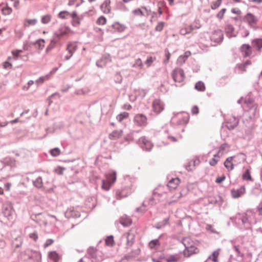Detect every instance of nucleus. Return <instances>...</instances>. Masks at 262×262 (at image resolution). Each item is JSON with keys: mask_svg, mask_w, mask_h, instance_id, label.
Listing matches in <instances>:
<instances>
[{"mask_svg": "<svg viewBox=\"0 0 262 262\" xmlns=\"http://www.w3.org/2000/svg\"><path fill=\"white\" fill-rule=\"evenodd\" d=\"M107 182L104 180L102 181V188L106 191L110 190L111 185L116 180V172L113 171L112 173H110L106 176Z\"/></svg>", "mask_w": 262, "mask_h": 262, "instance_id": "nucleus-1", "label": "nucleus"}, {"mask_svg": "<svg viewBox=\"0 0 262 262\" xmlns=\"http://www.w3.org/2000/svg\"><path fill=\"white\" fill-rule=\"evenodd\" d=\"M132 184L124 185L121 189H117L116 192L117 199L120 200L123 198L126 197L132 192Z\"/></svg>", "mask_w": 262, "mask_h": 262, "instance_id": "nucleus-2", "label": "nucleus"}, {"mask_svg": "<svg viewBox=\"0 0 262 262\" xmlns=\"http://www.w3.org/2000/svg\"><path fill=\"white\" fill-rule=\"evenodd\" d=\"M171 76L175 82L180 83L184 79V72L181 68H176L173 70Z\"/></svg>", "mask_w": 262, "mask_h": 262, "instance_id": "nucleus-3", "label": "nucleus"}, {"mask_svg": "<svg viewBox=\"0 0 262 262\" xmlns=\"http://www.w3.org/2000/svg\"><path fill=\"white\" fill-rule=\"evenodd\" d=\"M13 212V206L10 203H5L3 205L2 213L5 217L10 220Z\"/></svg>", "mask_w": 262, "mask_h": 262, "instance_id": "nucleus-4", "label": "nucleus"}, {"mask_svg": "<svg viewBox=\"0 0 262 262\" xmlns=\"http://www.w3.org/2000/svg\"><path fill=\"white\" fill-rule=\"evenodd\" d=\"M134 122L138 126H144L147 124V118L142 114H138L135 116Z\"/></svg>", "mask_w": 262, "mask_h": 262, "instance_id": "nucleus-5", "label": "nucleus"}, {"mask_svg": "<svg viewBox=\"0 0 262 262\" xmlns=\"http://www.w3.org/2000/svg\"><path fill=\"white\" fill-rule=\"evenodd\" d=\"M138 143L143 150L145 151H150L152 147V143L145 137L140 138L138 140Z\"/></svg>", "mask_w": 262, "mask_h": 262, "instance_id": "nucleus-6", "label": "nucleus"}, {"mask_svg": "<svg viewBox=\"0 0 262 262\" xmlns=\"http://www.w3.org/2000/svg\"><path fill=\"white\" fill-rule=\"evenodd\" d=\"M223 39L224 34L222 31L221 30L214 31L210 36L211 40L216 43H221L223 41Z\"/></svg>", "mask_w": 262, "mask_h": 262, "instance_id": "nucleus-7", "label": "nucleus"}, {"mask_svg": "<svg viewBox=\"0 0 262 262\" xmlns=\"http://www.w3.org/2000/svg\"><path fill=\"white\" fill-rule=\"evenodd\" d=\"M111 61V55L106 53L102 55V57L96 62V66L99 68H103L107 63Z\"/></svg>", "mask_w": 262, "mask_h": 262, "instance_id": "nucleus-8", "label": "nucleus"}, {"mask_svg": "<svg viewBox=\"0 0 262 262\" xmlns=\"http://www.w3.org/2000/svg\"><path fill=\"white\" fill-rule=\"evenodd\" d=\"M125 27L124 25L120 24L118 21H116L109 28L106 29L107 32H111L112 33L114 31H117L118 32H122L124 31Z\"/></svg>", "mask_w": 262, "mask_h": 262, "instance_id": "nucleus-9", "label": "nucleus"}, {"mask_svg": "<svg viewBox=\"0 0 262 262\" xmlns=\"http://www.w3.org/2000/svg\"><path fill=\"white\" fill-rule=\"evenodd\" d=\"M153 111L157 113H160L164 110L162 102L159 99H155L152 104Z\"/></svg>", "mask_w": 262, "mask_h": 262, "instance_id": "nucleus-10", "label": "nucleus"}, {"mask_svg": "<svg viewBox=\"0 0 262 262\" xmlns=\"http://www.w3.org/2000/svg\"><path fill=\"white\" fill-rule=\"evenodd\" d=\"M246 192L245 187L244 186H241L238 189H232L231 190V193L232 198H238L244 194Z\"/></svg>", "mask_w": 262, "mask_h": 262, "instance_id": "nucleus-11", "label": "nucleus"}, {"mask_svg": "<svg viewBox=\"0 0 262 262\" xmlns=\"http://www.w3.org/2000/svg\"><path fill=\"white\" fill-rule=\"evenodd\" d=\"M238 119L234 117L226 122V126L229 130H232L238 125Z\"/></svg>", "mask_w": 262, "mask_h": 262, "instance_id": "nucleus-12", "label": "nucleus"}, {"mask_svg": "<svg viewBox=\"0 0 262 262\" xmlns=\"http://www.w3.org/2000/svg\"><path fill=\"white\" fill-rule=\"evenodd\" d=\"M198 252L199 249L198 248L190 244L188 246V248L184 251V255L186 257H189L193 254L197 253Z\"/></svg>", "mask_w": 262, "mask_h": 262, "instance_id": "nucleus-13", "label": "nucleus"}, {"mask_svg": "<svg viewBox=\"0 0 262 262\" xmlns=\"http://www.w3.org/2000/svg\"><path fill=\"white\" fill-rule=\"evenodd\" d=\"M241 51L245 57L249 56L252 53L251 47L249 44H243L241 47Z\"/></svg>", "mask_w": 262, "mask_h": 262, "instance_id": "nucleus-14", "label": "nucleus"}, {"mask_svg": "<svg viewBox=\"0 0 262 262\" xmlns=\"http://www.w3.org/2000/svg\"><path fill=\"white\" fill-rule=\"evenodd\" d=\"M180 183V180L178 178H172L169 181L167 186L170 190L175 189Z\"/></svg>", "mask_w": 262, "mask_h": 262, "instance_id": "nucleus-15", "label": "nucleus"}, {"mask_svg": "<svg viewBox=\"0 0 262 262\" xmlns=\"http://www.w3.org/2000/svg\"><path fill=\"white\" fill-rule=\"evenodd\" d=\"M120 223L124 227H128L132 223V219L124 214L120 218Z\"/></svg>", "mask_w": 262, "mask_h": 262, "instance_id": "nucleus-16", "label": "nucleus"}, {"mask_svg": "<svg viewBox=\"0 0 262 262\" xmlns=\"http://www.w3.org/2000/svg\"><path fill=\"white\" fill-rule=\"evenodd\" d=\"M65 216L67 218L70 217H78L80 216V214L78 212H76L73 207L68 208L65 212Z\"/></svg>", "mask_w": 262, "mask_h": 262, "instance_id": "nucleus-17", "label": "nucleus"}, {"mask_svg": "<svg viewBox=\"0 0 262 262\" xmlns=\"http://www.w3.org/2000/svg\"><path fill=\"white\" fill-rule=\"evenodd\" d=\"M234 157L233 156H231L227 158L224 163V166L229 171H231L234 169V165L232 163Z\"/></svg>", "mask_w": 262, "mask_h": 262, "instance_id": "nucleus-18", "label": "nucleus"}, {"mask_svg": "<svg viewBox=\"0 0 262 262\" xmlns=\"http://www.w3.org/2000/svg\"><path fill=\"white\" fill-rule=\"evenodd\" d=\"M244 19L248 23L249 25L256 24L258 20L254 14L250 12L248 13L245 16Z\"/></svg>", "mask_w": 262, "mask_h": 262, "instance_id": "nucleus-19", "label": "nucleus"}, {"mask_svg": "<svg viewBox=\"0 0 262 262\" xmlns=\"http://www.w3.org/2000/svg\"><path fill=\"white\" fill-rule=\"evenodd\" d=\"M223 202V199L221 196H210L208 198V202L209 204L214 205L216 204H221Z\"/></svg>", "mask_w": 262, "mask_h": 262, "instance_id": "nucleus-20", "label": "nucleus"}, {"mask_svg": "<svg viewBox=\"0 0 262 262\" xmlns=\"http://www.w3.org/2000/svg\"><path fill=\"white\" fill-rule=\"evenodd\" d=\"M252 46L256 50L259 51L262 48V38H255L252 41Z\"/></svg>", "mask_w": 262, "mask_h": 262, "instance_id": "nucleus-21", "label": "nucleus"}, {"mask_svg": "<svg viewBox=\"0 0 262 262\" xmlns=\"http://www.w3.org/2000/svg\"><path fill=\"white\" fill-rule=\"evenodd\" d=\"M160 195V193H158L155 190H154L152 196L149 199V203L151 205L157 204L160 201L159 197Z\"/></svg>", "mask_w": 262, "mask_h": 262, "instance_id": "nucleus-22", "label": "nucleus"}, {"mask_svg": "<svg viewBox=\"0 0 262 262\" xmlns=\"http://www.w3.org/2000/svg\"><path fill=\"white\" fill-rule=\"evenodd\" d=\"M23 243V238L21 236H18L15 238L12 241V245L15 248H19Z\"/></svg>", "mask_w": 262, "mask_h": 262, "instance_id": "nucleus-23", "label": "nucleus"}, {"mask_svg": "<svg viewBox=\"0 0 262 262\" xmlns=\"http://www.w3.org/2000/svg\"><path fill=\"white\" fill-rule=\"evenodd\" d=\"M169 217H166L163 221L156 224L153 227L157 229H160L169 224Z\"/></svg>", "mask_w": 262, "mask_h": 262, "instance_id": "nucleus-24", "label": "nucleus"}, {"mask_svg": "<svg viewBox=\"0 0 262 262\" xmlns=\"http://www.w3.org/2000/svg\"><path fill=\"white\" fill-rule=\"evenodd\" d=\"M48 257L54 262H58L60 259V256L55 251L49 252L48 254Z\"/></svg>", "mask_w": 262, "mask_h": 262, "instance_id": "nucleus-25", "label": "nucleus"}, {"mask_svg": "<svg viewBox=\"0 0 262 262\" xmlns=\"http://www.w3.org/2000/svg\"><path fill=\"white\" fill-rule=\"evenodd\" d=\"M220 251V249L214 251L212 254L208 257L207 260H211L213 262H217L218 261Z\"/></svg>", "mask_w": 262, "mask_h": 262, "instance_id": "nucleus-26", "label": "nucleus"}, {"mask_svg": "<svg viewBox=\"0 0 262 262\" xmlns=\"http://www.w3.org/2000/svg\"><path fill=\"white\" fill-rule=\"evenodd\" d=\"M122 130H114L112 133H111L109 135L110 139L111 140H116L120 138L122 135Z\"/></svg>", "mask_w": 262, "mask_h": 262, "instance_id": "nucleus-27", "label": "nucleus"}, {"mask_svg": "<svg viewBox=\"0 0 262 262\" xmlns=\"http://www.w3.org/2000/svg\"><path fill=\"white\" fill-rule=\"evenodd\" d=\"M140 249L138 248L137 249L132 251L130 252H129L127 254L125 255L124 256V258L125 259H128L130 258L135 257L140 254Z\"/></svg>", "mask_w": 262, "mask_h": 262, "instance_id": "nucleus-28", "label": "nucleus"}, {"mask_svg": "<svg viewBox=\"0 0 262 262\" xmlns=\"http://www.w3.org/2000/svg\"><path fill=\"white\" fill-rule=\"evenodd\" d=\"M77 46L73 42H69L67 45L66 50L69 54H73L74 52L77 50Z\"/></svg>", "mask_w": 262, "mask_h": 262, "instance_id": "nucleus-29", "label": "nucleus"}, {"mask_svg": "<svg viewBox=\"0 0 262 262\" xmlns=\"http://www.w3.org/2000/svg\"><path fill=\"white\" fill-rule=\"evenodd\" d=\"M189 115L186 114L185 116L180 117L177 121V123L179 125H185L189 121Z\"/></svg>", "mask_w": 262, "mask_h": 262, "instance_id": "nucleus-30", "label": "nucleus"}, {"mask_svg": "<svg viewBox=\"0 0 262 262\" xmlns=\"http://www.w3.org/2000/svg\"><path fill=\"white\" fill-rule=\"evenodd\" d=\"M111 3V1L110 0H105L103 4L101 5V8L102 9L103 8H105V9L103 10V12L105 13H108L111 11V9L110 8V4Z\"/></svg>", "mask_w": 262, "mask_h": 262, "instance_id": "nucleus-31", "label": "nucleus"}, {"mask_svg": "<svg viewBox=\"0 0 262 262\" xmlns=\"http://www.w3.org/2000/svg\"><path fill=\"white\" fill-rule=\"evenodd\" d=\"M33 185L38 189L41 188L43 186L42 179L41 177H38L35 181H33Z\"/></svg>", "mask_w": 262, "mask_h": 262, "instance_id": "nucleus-32", "label": "nucleus"}, {"mask_svg": "<svg viewBox=\"0 0 262 262\" xmlns=\"http://www.w3.org/2000/svg\"><path fill=\"white\" fill-rule=\"evenodd\" d=\"M45 40L44 39H38L34 42H31L32 45H35L39 50H42L45 47L44 43Z\"/></svg>", "mask_w": 262, "mask_h": 262, "instance_id": "nucleus-33", "label": "nucleus"}, {"mask_svg": "<svg viewBox=\"0 0 262 262\" xmlns=\"http://www.w3.org/2000/svg\"><path fill=\"white\" fill-rule=\"evenodd\" d=\"M194 88L197 91L200 92H204L205 90V84L201 81L197 82L195 84Z\"/></svg>", "mask_w": 262, "mask_h": 262, "instance_id": "nucleus-34", "label": "nucleus"}, {"mask_svg": "<svg viewBox=\"0 0 262 262\" xmlns=\"http://www.w3.org/2000/svg\"><path fill=\"white\" fill-rule=\"evenodd\" d=\"M105 243L106 246L113 247L115 244L114 236L112 235L107 236L105 240Z\"/></svg>", "mask_w": 262, "mask_h": 262, "instance_id": "nucleus-35", "label": "nucleus"}, {"mask_svg": "<svg viewBox=\"0 0 262 262\" xmlns=\"http://www.w3.org/2000/svg\"><path fill=\"white\" fill-rule=\"evenodd\" d=\"M242 179L244 180L252 181V178L251 176L250 171L249 169H246L242 175Z\"/></svg>", "mask_w": 262, "mask_h": 262, "instance_id": "nucleus-36", "label": "nucleus"}, {"mask_svg": "<svg viewBox=\"0 0 262 262\" xmlns=\"http://www.w3.org/2000/svg\"><path fill=\"white\" fill-rule=\"evenodd\" d=\"M1 11L3 15H10L12 13V9L11 7L8 6V5H7V6L6 7L2 8L1 9Z\"/></svg>", "mask_w": 262, "mask_h": 262, "instance_id": "nucleus-37", "label": "nucleus"}, {"mask_svg": "<svg viewBox=\"0 0 262 262\" xmlns=\"http://www.w3.org/2000/svg\"><path fill=\"white\" fill-rule=\"evenodd\" d=\"M129 114L127 112H124L118 115L116 117L117 120L121 122L124 119L127 118L128 117Z\"/></svg>", "mask_w": 262, "mask_h": 262, "instance_id": "nucleus-38", "label": "nucleus"}, {"mask_svg": "<svg viewBox=\"0 0 262 262\" xmlns=\"http://www.w3.org/2000/svg\"><path fill=\"white\" fill-rule=\"evenodd\" d=\"M50 154L52 157H57L60 154V150L58 147H55L51 149L49 151Z\"/></svg>", "mask_w": 262, "mask_h": 262, "instance_id": "nucleus-39", "label": "nucleus"}, {"mask_svg": "<svg viewBox=\"0 0 262 262\" xmlns=\"http://www.w3.org/2000/svg\"><path fill=\"white\" fill-rule=\"evenodd\" d=\"M160 243L159 239H153L149 242V246L151 249L155 248L157 246H160Z\"/></svg>", "mask_w": 262, "mask_h": 262, "instance_id": "nucleus-40", "label": "nucleus"}, {"mask_svg": "<svg viewBox=\"0 0 262 262\" xmlns=\"http://www.w3.org/2000/svg\"><path fill=\"white\" fill-rule=\"evenodd\" d=\"M83 0H70L68 3V5L71 6L76 4V6L78 7L83 3Z\"/></svg>", "mask_w": 262, "mask_h": 262, "instance_id": "nucleus-41", "label": "nucleus"}, {"mask_svg": "<svg viewBox=\"0 0 262 262\" xmlns=\"http://www.w3.org/2000/svg\"><path fill=\"white\" fill-rule=\"evenodd\" d=\"M181 243L183 244L184 246L185 249L188 248V246L190 245L191 243V239L187 237H183L181 241Z\"/></svg>", "mask_w": 262, "mask_h": 262, "instance_id": "nucleus-42", "label": "nucleus"}, {"mask_svg": "<svg viewBox=\"0 0 262 262\" xmlns=\"http://www.w3.org/2000/svg\"><path fill=\"white\" fill-rule=\"evenodd\" d=\"M50 78V74H47L45 76H41L36 80V83L38 84H42L45 80H48Z\"/></svg>", "mask_w": 262, "mask_h": 262, "instance_id": "nucleus-43", "label": "nucleus"}, {"mask_svg": "<svg viewBox=\"0 0 262 262\" xmlns=\"http://www.w3.org/2000/svg\"><path fill=\"white\" fill-rule=\"evenodd\" d=\"M225 30L226 34L229 35L233 33L234 30V28L232 25L228 24L225 27Z\"/></svg>", "mask_w": 262, "mask_h": 262, "instance_id": "nucleus-44", "label": "nucleus"}, {"mask_svg": "<svg viewBox=\"0 0 262 262\" xmlns=\"http://www.w3.org/2000/svg\"><path fill=\"white\" fill-rule=\"evenodd\" d=\"M222 0H216V1L212 2L211 5V8L213 10L217 9L221 4Z\"/></svg>", "mask_w": 262, "mask_h": 262, "instance_id": "nucleus-45", "label": "nucleus"}, {"mask_svg": "<svg viewBox=\"0 0 262 262\" xmlns=\"http://www.w3.org/2000/svg\"><path fill=\"white\" fill-rule=\"evenodd\" d=\"M238 219L239 220H241L242 223L243 225H245L246 224H248L250 225V222L248 220V219L247 217V214L246 213H244L242 215V216L241 217H239Z\"/></svg>", "mask_w": 262, "mask_h": 262, "instance_id": "nucleus-46", "label": "nucleus"}, {"mask_svg": "<svg viewBox=\"0 0 262 262\" xmlns=\"http://www.w3.org/2000/svg\"><path fill=\"white\" fill-rule=\"evenodd\" d=\"M68 15H70V13L66 10L60 11L58 14V17L61 19L67 18V16Z\"/></svg>", "mask_w": 262, "mask_h": 262, "instance_id": "nucleus-47", "label": "nucleus"}, {"mask_svg": "<svg viewBox=\"0 0 262 262\" xmlns=\"http://www.w3.org/2000/svg\"><path fill=\"white\" fill-rule=\"evenodd\" d=\"M51 17V15L49 14L43 16L41 18V21L43 24H47L50 21Z\"/></svg>", "mask_w": 262, "mask_h": 262, "instance_id": "nucleus-48", "label": "nucleus"}, {"mask_svg": "<svg viewBox=\"0 0 262 262\" xmlns=\"http://www.w3.org/2000/svg\"><path fill=\"white\" fill-rule=\"evenodd\" d=\"M160 7V8H163L164 11H167V7L166 6V3L164 1H160L158 2V8Z\"/></svg>", "mask_w": 262, "mask_h": 262, "instance_id": "nucleus-49", "label": "nucleus"}, {"mask_svg": "<svg viewBox=\"0 0 262 262\" xmlns=\"http://www.w3.org/2000/svg\"><path fill=\"white\" fill-rule=\"evenodd\" d=\"M106 22V18L103 16H100L97 20L96 23L99 25H103Z\"/></svg>", "mask_w": 262, "mask_h": 262, "instance_id": "nucleus-50", "label": "nucleus"}, {"mask_svg": "<svg viewBox=\"0 0 262 262\" xmlns=\"http://www.w3.org/2000/svg\"><path fill=\"white\" fill-rule=\"evenodd\" d=\"M114 80L116 83H121L122 80V77L120 73L117 72L114 76Z\"/></svg>", "mask_w": 262, "mask_h": 262, "instance_id": "nucleus-51", "label": "nucleus"}, {"mask_svg": "<svg viewBox=\"0 0 262 262\" xmlns=\"http://www.w3.org/2000/svg\"><path fill=\"white\" fill-rule=\"evenodd\" d=\"M254 99L251 98H248L245 100V103L247 104L248 106L250 108L251 106H253L256 105L255 104H254Z\"/></svg>", "mask_w": 262, "mask_h": 262, "instance_id": "nucleus-52", "label": "nucleus"}, {"mask_svg": "<svg viewBox=\"0 0 262 262\" xmlns=\"http://www.w3.org/2000/svg\"><path fill=\"white\" fill-rule=\"evenodd\" d=\"M179 259L177 258L176 255H170L169 257L166 258V262H177Z\"/></svg>", "mask_w": 262, "mask_h": 262, "instance_id": "nucleus-53", "label": "nucleus"}, {"mask_svg": "<svg viewBox=\"0 0 262 262\" xmlns=\"http://www.w3.org/2000/svg\"><path fill=\"white\" fill-rule=\"evenodd\" d=\"M165 23L163 21H160L158 23L157 26L155 28V30L157 31L161 32L162 31L163 27L164 26Z\"/></svg>", "mask_w": 262, "mask_h": 262, "instance_id": "nucleus-54", "label": "nucleus"}, {"mask_svg": "<svg viewBox=\"0 0 262 262\" xmlns=\"http://www.w3.org/2000/svg\"><path fill=\"white\" fill-rule=\"evenodd\" d=\"M133 67L141 69L142 67V62L141 61V60L140 58L137 59L136 60L135 63L133 64Z\"/></svg>", "mask_w": 262, "mask_h": 262, "instance_id": "nucleus-55", "label": "nucleus"}, {"mask_svg": "<svg viewBox=\"0 0 262 262\" xmlns=\"http://www.w3.org/2000/svg\"><path fill=\"white\" fill-rule=\"evenodd\" d=\"M80 24V20L79 17H76L72 18V24L74 27H77Z\"/></svg>", "mask_w": 262, "mask_h": 262, "instance_id": "nucleus-56", "label": "nucleus"}, {"mask_svg": "<svg viewBox=\"0 0 262 262\" xmlns=\"http://www.w3.org/2000/svg\"><path fill=\"white\" fill-rule=\"evenodd\" d=\"M226 11V8L222 9L221 11L216 14V17L219 19H222Z\"/></svg>", "mask_w": 262, "mask_h": 262, "instance_id": "nucleus-57", "label": "nucleus"}, {"mask_svg": "<svg viewBox=\"0 0 262 262\" xmlns=\"http://www.w3.org/2000/svg\"><path fill=\"white\" fill-rule=\"evenodd\" d=\"M233 249H234V251L236 252V255L237 256L242 257L243 256V254L241 252V251L239 249V246H234Z\"/></svg>", "mask_w": 262, "mask_h": 262, "instance_id": "nucleus-58", "label": "nucleus"}, {"mask_svg": "<svg viewBox=\"0 0 262 262\" xmlns=\"http://www.w3.org/2000/svg\"><path fill=\"white\" fill-rule=\"evenodd\" d=\"M135 241L134 236L131 237L130 239L129 238V237H127V241H126V245L128 247H131L132 245L134 244Z\"/></svg>", "mask_w": 262, "mask_h": 262, "instance_id": "nucleus-59", "label": "nucleus"}, {"mask_svg": "<svg viewBox=\"0 0 262 262\" xmlns=\"http://www.w3.org/2000/svg\"><path fill=\"white\" fill-rule=\"evenodd\" d=\"M226 179L225 175L223 174L220 177H218L216 178L215 182L217 184H220L223 182Z\"/></svg>", "mask_w": 262, "mask_h": 262, "instance_id": "nucleus-60", "label": "nucleus"}, {"mask_svg": "<svg viewBox=\"0 0 262 262\" xmlns=\"http://www.w3.org/2000/svg\"><path fill=\"white\" fill-rule=\"evenodd\" d=\"M133 13L136 15L143 16L144 14L140 8H137L133 11Z\"/></svg>", "mask_w": 262, "mask_h": 262, "instance_id": "nucleus-61", "label": "nucleus"}, {"mask_svg": "<svg viewBox=\"0 0 262 262\" xmlns=\"http://www.w3.org/2000/svg\"><path fill=\"white\" fill-rule=\"evenodd\" d=\"M29 237L33 239L35 242L37 241L38 239V234L36 231H34V232L30 233L29 234Z\"/></svg>", "mask_w": 262, "mask_h": 262, "instance_id": "nucleus-62", "label": "nucleus"}, {"mask_svg": "<svg viewBox=\"0 0 262 262\" xmlns=\"http://www.w3.org/2000/svg\"><path fill=\"white\" fill-rule=\"evenodd\" d=\"M59 31L61 33L62 36L66 35L68 34L69 33L70 31V28H67L64 30H63L62 28H60L59 29Z\"/></svg>", "mask_w": 262, "mask_h": 262, "instance_id": "nucleus-63", "label": "nucleus"}, {"mask_svg": "<svg viewBox=\"0 0 262 262\" xmlns=\"http://www.w3.org/2000/svg\"><path fill=\"white\" fill-rule=\"evenodd\" d=\"M3 67H4V68L5 69H12V64L8 61H6L3 63Z\"/></svg>", "mask_w": 262, "mask_h": 262, "instance_id": "nucleus-64", "label": "nucleus"}]
</instances>
